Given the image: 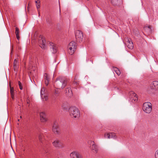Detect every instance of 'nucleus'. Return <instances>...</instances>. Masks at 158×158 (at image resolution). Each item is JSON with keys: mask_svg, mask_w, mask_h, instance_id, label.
<instances>
[{"mask_svg": "<svg viewBox=\"0 0 158 158\" xmlns=\"http://www.w3.org/2000/svg\"><path fill=\"white\" fill-rule=\"evenodd\" d=\"M67 80L64 77L60 76L58 77L54 84V87L56 88L54 90V94L57 96L59 94V89H63L66 85Z\"/></svg>", "mask_w": 158, "mask_h": 158, "instance_id": "nucleus-1", "label": "nucleus"}, {"mask_svg": "<svg viewBox=\"0 0 158 158\" xmlns=\"http://www.w3.org/2000/svg\"><path fill=\"white\" fill-rule=\"evenodd\" d=\"M68 111L72 117L78 119L80 117V111L78 108L75 106L70 107L68 110Z\"/></svg>", "mask_w": 158, "mask_h": 158, "instance_id": "nucleus-2", "label": "nucleus"}, {"mask_svg": "<svg viewBox=\"0 0 158 158\" xmlns=\"http://www.w3.org/2000/svg\"><path fill=\"white\" fill-rule=\"evenodd\" d=\"M152 104L149 102L144 103L143 105L142 109L143 111L147 113H150L152 110Z\"/></svg>", "mask_w": 158, "mask_h": 158, "instance_id": "nucleus-3", "label": "nucleus"}, {"mask_svg": "<svg viewBox=\"0 0 158 158\" xmlns=\"http://www.w3.org/2000/svg\"><path fill=\"white\" fill-rule=\"evenodd\" d=\"M68 47L69 48L68 52L69 54L71 55H73L76 49V43L74 41L70 42L69 44Z\"/></svg>", "mask_w": 158, "mask_h": 158, "instance_id": "nucleus-4", "label": "nucleus"}, {"mask_svg": "<svg viewBox=\"0 0 158 158\" xmlns=\"http://www.w3.org/2000/svg\"><path fill=\"white\" fill-rule=\"evenodd\" d=\"M52 131L56 135H59L60 133V127L58 123L56 121H55L52 127Z\"/></svg>", "mask_w": 158, "mask_h": 158, "instance_id": "nucleus-5", "label": "nucleus"}, {"mask_svg": "<svg viewBox=\"0 0 158 158\" xmlns=\"http://www.w3.org/2000/svg\"><path fill=\"white\" fill-rule=\"evenodd\" d=\"M53 145L58 148H61L64 147L63 143L60 140L56 139L52 142Z\"/></svg>", "mask_w": 158, "mask_h": 158, "instance_id": "nucleus-6", "label": "nucleus"}, {"mask_svg": "<svg viewBox=\"0 0 158 158\" xmlns=\"http://www.w3.org/2000/svg\"><path fill=\"white\" fill-rule=\"evenodd\" d=\"M75 35L77 41L79 42L82 41L83 38V35L82 31L77 30L75 31Z\"/></svg>", "mask_w": 158, "mask_h": 158, "instance_id": "nucleus-7", "label": "nucleus"}, {"mask_svg": "<svg viewBox=\"0 0 158 158\" xmlns=\"http://www.w3.org/2000/svg\"><path fill=\"white\" fill-rule=\"evenodd\" d=\"M39 43L40 44V46L41 48L43 49L45 48V40L44 38L42 35H40L39 36L38 38Z\"/></svg>", "mask_w": 158, "mask_h": 158, "instance_id": "nucleus-8", "label": "nucleus"}, {"mask_svg": "<svg viewBox=\"0 0 158 158\" xmlns=\"http://www.w3.org/2000/svg\"><path fill=\"white\" fill-rule=\"evenodd\" d=\"M88 144L90 146L91 149L96 153L98 151V148L97 146L94 144V142L91 140H89L88 142Z\"/></svg>", "mask_w": 158, "mask_h": 158, "instance_id": "nucleus-9", "label": "nucleus"}, {"mask_svg": "<svg viewBox=\"0 0 158 158\" xmlns=\"http://www.w3.org/2000/svg\"><path fill=\"white\" fill-rule=\"evenodd\" d=\"M19 60L17 59H15L13 62V69L14 71L17 72L19 67Z\"/></svg>", "mask_w": 158, "mask_h": 158, "instance_id": "nucleus-10", "label": "nucleus"}, {"mask_svg": "<svg viewBox=\"0 0 158 158\" xmlns=\"http://www.w3.org/2000/svg\"><path fill=\"white\" fill-rule=\"evenodd\" d=\"M71 158H81V155L77 152H73L70 154Z\"/></svg>", "mask_w": 158, "mask_h": 158, "instance_id": "nucleus-11", "label": "nucleus"}, {"mask_svg": "<svg viewBox=\"0 0 158 158\" xmlns=\"http://www.w3.org/2000/svg\"><path fill=\"white\" fill-rule=\"evenodd\" d=\"M129 94L130 96V98L134 102H136L138 100V98L136 94L133 91H131L129 93Z\"/></svg>", "mask_w": 158, "mask_h": 158, "instance_id": "nucleus-12", "label": "nucleus"}, {"mask_svg": "<svg viewBox=\"0 0 158 158\" xmlns=\"http://www.w3.org/2000/svg\"><path fill=\"white\" fill-rule=\"evenodd\" d=\"M49 44L50 48L53 53H55L57 52V48L55 44L52 42H50Z\"/></svg>", "mask_w": 158, "mask_h": 158, "instance_id": "nucleus-13", "label": "nucleus"}, {"mask_svg": "<svg viewBox=\"0 0 158 158\" xmlns=\"http://www.w3.org/2000/svg\"><path fill=\"white\" fill-rule=\"evenodd\" d=\"M44 81L46 85H48L50 81V77L49 75L46 73H45L44 75Z\"/></svg>", "mask_w": 158, "mask_h": 158, "instance_id": "nucleus-14", "label": "nucleus"}, {"mask_svg": "<svg viewBox=\"0 0 158 158\" xmlns=\"http://www.w3.org/2000/svg\"><path fill=\"white\" fill-rule=\"evenodd\" d=\"M40 120L42 122H44L47 121V118L44 112H41L40 114Z\"/></svg>", "mask_w": 158, "mask_h": 158, "instance_id": "nucleus-15", "label": "nucleus"}, {"mask_svg": "<svg viewBox=\"0 0 158 158\" xmlns=\"http://www.w3.org/2000/svg\"><path fill=\"white\" fill-rule=\"evenodd\" d=\"M105 137L108 139L111 138L115 139L116 138L115 134L114 133H110L106 134L105 135Z\"/></svg>", "mask_w": 158, "mask_h": 158, "instance_id": "nucleus-16", "label": "nucleus"}, {"mask_svg": "<svg viewBox=\"0 0 158 158\" xmlns=\"http://www.w3.org/2000/svg\"><path fill=\"white\" fill-rule=\"evenodd\" d=\"M126 45H127L128 48L130 49H132L133 48V45L132 42L129 39H128L126 43Z\"/></svg>", "mask_w": 158, "mask_h": 158, "instance_id": "nucleus-17", "label": "nucleus"}, {"mask_svg": "<svg viewBox=\"0 0 158 158\" xmlns=\"http://www.w3.org/2000/svg\"><path fill=\"white\" fill-rule=\"evenodd\" d=\"M152 89H154L158 88V81H154L152 82L151 85Z\"/></svg>", "mask_w": 158, "mask_h": 158, "instance_id": "nucleus-18", "label": "nucleus"}, {"mask_svg": "<svg viewBox=\"0 0 158 158\" xmlns=\"http://www.w3.org/2000/svg\"><path fill=\"white\" fill-rule=\"evenodd\" d=\"M10 91L11 98L13 100H14L15 98L14 88L13 87L10 86Z\"/></svg>", "mask_w": 158, "mask_h": 158, "instance_id": "nucleus-19", "label": "nucleus"}, {"mask_svg": "<svg viewBox=\"0 0 158 158\" xmlns=\"http://www.w3.org/2000/svg\"><path fill=\"white\" fill-rule=\"evenodd\" d=\"M113 71H114L115 73L118 75H119L121 73L119 69L115 67H113L112 68V69Z\"/></svg>", "mask_w": 158, "mask_h": 158, "instance_id": "nucleus-20", "label": "nucleus"}, {"mask_svg": "<svg viewBox=\"0 0 158 158\" xmlns=\"http://www.w3.org/2000/svg\"><path fill=\"white\" fill-rule=\"evenodd\" d=\"M19 28L18 27H16L15 28V34L16 38L18 40H19Z\"/></svg>", "mask_w": 158, "mask_h": 158, "instance_id": "nucleus-21", "label": "nucleus"}, {"mask_svg": "<svg viewBox=\"0 0 158 158\" xmlns=\"http://www.w3.org/2000/svg\"><path fill=\"white\" fill-rule=\"evenodd\" d=\"M38 138L40 141L42 142L44 139V136L43 134L41 133L39 134L38 135Z\"/></svg>", "mask_w": 158, "mask_h": 158, "instance_id": "nucleus-22", "label": "nucleus"}, {"mask_svg": "<svg viewBox=\"0 0 158 158\" xmlns=\"http://www.w3.org/2000/svg\"><path fill=\"white\" fill-rule=\"evenodd\" d=\"M40 1H39L38 2V3L37 4H36V8H37V9L38 10V12L39 16L40 15V12H39V9L40 7Z\"/></svg>", "mask_w": 158, "mask_h": 158, "instance_id": "nucleus-23", "label": "nucleus"}, {"mask_svg": "<svg viewBox=\"0 0 158 158\" xmlns=\"http://www.w3.org/2000/svg\"><path fill=\"white\" fill-rule=\"evenodd\" d=\"M118 1V0H111V2L114 5H117Z\"/></svg>", "mask_w": 158, "mask_h": 158, "instance_id": "nucleus-24", "label": "nucleus"}, {"mask_svg": "<svg viewBox=\"0 0 158 158\" xmlns=\"http://www.w3.org/2000/svg\"><path fill=\"white\" fill-rule=\"evenodd\" d=\"M65 92L66 93H72V91L71 89L69 88H67L65 90Z\"/></svg>", "mask_w": 158, "mask_h": 158, "instance_id": "nucleus-25", "label": "nucleus"}, {"mask_svg": "<svg viewBox=\"0 0 158 158\" xmlns=\"http://www.w3.org/2000/svg\"><path fill=\"white\" fill-rule=\"evenodd\" d=\"M18 84L19 87V89L21 90H22L23 89V87L21 83L19 81H18Z\"/></svg>", "mask_w": 158, "mask_h": 158, "instance_id": "nucleus-26", "label": "nucleus"}, {"mask_svg": "<svg viewBox=\"0 0 158 158\" xmlns=\"http://www.w3.org/2000/svg\"><path fill=\"white\" fill-rule=\"evenodd\" d=\"M43 89H42L40 91V95L42 99H43V96L44 95V91H43Z\"/></svg>", "mask_w": 158, "mask_h": 158, "instance_id": "nucleus-27", "label": "nucleus"}, {"mask_svg": "<svg viewBox=\"0 0 158 158\" xmlns=\"http://www.w3.org/2000/svg\"><path fill=\"white\" fill-rule=\"evenodd\" d=\"M155 158H158V149L156 151L155 154Z\"/></svg>", "mask_w": 158, "mask_h": 158, "instance_id": "nucleus-28", "label": "nucleus"}, {"mask_svg": "<svg viewBox=\"0 0 158 158\" xmlns=\"http://www.w3.org/2000/svg\"><path fill=\"white\" fill-rule=\"evenodd\" d=\"M48 99V97L47 96L44 95L43 96V99H42L44 101H47Z\"/></svg>", "mask_w": 158, "mask_h": 158, "instance_id": "nucleus-29", "label": "nucleus"}, {"mask_svg": "<svg viewBox=\"0 0 158 158\" xmlns=\"http://www.w3.org/2000/svg\"><path fill=\"white\" fill-rule=\"evenodd\" d=\"M144 28L145 29H148V31L150 32L151 31V29L150 26L146 27Z\"/></svg>", "mask_w": 158, "mask_h": 158, "instance_id": "nucleus-30", "label": "nucleus"}, {"mask_svg": "<svg viewBox=\"0 0 158 158\" xmlns=\"http://www.w3.org/2000/svg\"><path fill=\"white\" fill-rule=\"evenodd\" d=\"M73 84L74 85H79V81H73Z\"/></svg>", "mask_w": 158, "mask_h": 158, "instance_id": "nucleus-31", "label": "nucleus"}, {"mask_svg": "<svg viewBox=\"0 0 158 158\" xmlns=\"http://www.w3.org/2000/svg\"><path fill=\"white\" fill-rule=\"evenodd\" d=\"M39 1H40V0H35V3H36V4H37L38 3V2Z\"/></svg>", "mask_w": 158, "mask_h": 158, "instance_id": "nucleus-32", "label": "nucleus"}, {"mask_svg": "<svg viewBox=\"0 0 158 158\" xmlns=\"http://www.w3.org/2000/svg\"><path fill=\"white\" fill-rule=\"evenodd\" d=\"M0 13L1 14V15H2V14L1 13V11H0Z\"/></svg>", "mask_w": 158, "mask_h": 158, "instance_id": "nucleus-33", "label": "nucleus"}, {"mask_svg": "<svg viewBox=\"0 0 158 158\" xmlns=\"http://www.w3.org/2000/svg\"><path fill=\"white\" fill-rule=\"evenodd\" d=\"M19 119H18V121H19Z\"/></svg>", "mask_w": 158, "mask_h": 158, "instance_id": "nucleus-34", "label": "nucleus"}]
</instances>
